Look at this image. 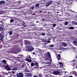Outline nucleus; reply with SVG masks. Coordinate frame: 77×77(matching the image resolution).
<instances>
[{"label": "nucleus", "mask_w": 77, "mask_h": 77, "mask_svg": "<svg viewBox=\"0 0 77 77\" xmlns=\"http://www.w3.org/2000/svg\"><path fill=\"white\" fill-rule=\"evenodd\" d=\"M16 76L17 77H22L24 76V75H23V73L20 72L19 74H17L16 75Z\"/></svg>", "instance_id": "nucleus-1"}, {"label": "nucleus", "mask_w": 77, "mask_h": 77, "mask_svg": "<svg viewBox=\"0 0 77 77\" xmlns=\"http://www.w3.org/2000/svg\"><path fill=\"white\" fill-rule=\"evenodd\" d=\"M52 3L53 2L51 1H49L48 3H46L45 5V6L48 7L50 5H51L52 4Z\"/></svg>", "instance_id": "nucleus-2"}, {"label": "nucleus", "mask_w": 77, "mask_h": 77, "mask_svg": "<svg viewBox=\"0 0 77 77\" xmlns=\"http://www.w3.org/2000/svg\"><path fill=\"white\" fill-rule=\"evenodd\" d=\"M13 68H13L12 69H11V70L12 71L13 70H17V69H18L17 68V67H18V66H17V65H15L14 66H13Z\"/></svg>", "instance_id": "nucleus-3"}, {"label": "nucleus", "mask_w": 77, "mask_h": 77, "mask_svg": "<svg viewBox=\"0 0 77 77\" xmlns=\"http://www.w3.org/2000/svg\"><path fill=\"white\" fill-rule=\"evenodd\" d=\"M60 72L59 71H54L53 72V74H55V75H57V74H59V73H60Z\"/></svg>", "instance_id": "nucleus-4"}, {"label": "nucleus", "mask_w": 77, "mask_h": 77, "mask_svg": "<svg viewBox=\"0 0 77 77\" xmlns=\"http://www.w3.org/2000/svg\"><path fill=\"white\" fill-rule=\"evenodd\" d=\"M37 33L38 34V35H42V36H45V33L44 32V33L42 32V33H40V32H37Z\"/></svg>", "instance_id": "nucleus-5"}, {"label": "nucleus", "mask_w": 77, "mask_h": 77, "mask_svg": "<svg viewBox=\"0 0 77 77\" xmlns=\"http://www.w3.org/2000/svg\"><path fill=\"white\" fill-rule=\"evenodd\" d=\"M24 42L25 45H30V42L27 41V40L25 41Z\"/></svg>", "instance_id": "nucleus-6"}, {"label": "nucleus", "mask_w": 77, "mask_h": 77, "mask_svg": "<svg viewBox=\"0 0 77 77\" xmlns=\"http://www.w3.org/2000/svg\"><path fill=\"white\" fill-rule=\"evenodd\" d=\"M47 56L50 59H51V55L50 54V53L49 52H48L47 53Z\"/></svg>", "instance_id": "nucleus-7"}, {"label": "nucleus", "mask_w": 77, "mask_h": 77, "mask_svg": "<svg viewBox=\"0 0 77 77\" xmlns=\"http://www.w3.org/2000/svg\"><path fill=\"white\" fill-rule=\"evenodd\" d=\"M62 45H63L64 47H66V46H67V44L65 42H63L62 43Z\"/></svg>", "instance_id": "nucleus-8"}, {"label": "nucleus", "mask_w": 77, "mask_h": 77, "mask_svg": "<svg viewBox=\"0 0 77 77\" xmlns=\"http://www.w3.org/2000/svg\"><path fill=\"white\" fill-rule=\"evenodd\" d=\"M59 64H60L61 68H63V63H62L60 62L59 63Z\"/></svg>", "instance_id": "nucleus-9"}, {"label": "nucleus", "mask_w": 77, "mask_h": 77, "mask_svg": "<svg viewBox=\"0 0 77 77\" xmlns=\"http://www.w3.org/2000/svg\"><path fill=\"white\" fill-rule=\"evenodd\" d=\"M72 23L73 25H77V23L75 21H72Z\"/></svg>", "instance_id": "nucleus-10"}, {"label": "nucleus", "mask_w": 77, "mask_h": 77, "mask_svg": "<svg viewBox=\"0 0 77 77\" xmlns=\"http://www.w3.org/2000/svg\"><path fill=\"white\" fill-rule=\"evenodd\" d=\"M5 2V1H0V5H3V4H4Z\"/></svg>", "instance_id": "nucleus-11"}, {"label": "nucleus", "mask_w": 77, "mask_h": 77, "mask_svg": "<svg viewBox=\"0 0 77 77\" xmlns=\"http://www.w3.org/2000/svg\"><path fill=\"white\" fill-rule=\"evenodd\" d=\"M69 29L70 30H74V27L73 26H70L69 28Z\"/></svg>", "instance_id": "nucleus-12"}, {"label": "nucleus", "mask_w": 77, "mask_h": 77, "mask_svg": "<svg viewBox=\"0 0 77 77\" xmlns=\"http://www.w3.org/2000/svg\"><path fill=\"white\" fill-rule=\"evenodd\" d=\"M59 49L60 50H65V48H64L62 47H60V48H59Z\"/></svg>", "instance_id": "nucleus-13"}, {"label": "nucleus", "mask_w": 77, "mask_h": 77, "mask_svg": "<svg viewBox=\"0 0 77 77\" xmlns=\"http://www.w3.org/2000/svg\"><path fill=\"white\" fill-rule=\"evenodd\" d=\"M16 60L17 61H18V62H21V61L20 60V57H17Z\"/></svg>", "instance_id": "nucleus-14"}, {"label": "nucleus", "mask_w": 77, "mask_h": 77, "mask_svg": "<svg viewBox=\"0 0 77 77\" xmlns=\"http://www.w3.org/2000/svg\"><path fill=\"white\" fill-rule=\"evenodd\" d=\"M4 38V36H3V34H0V38Z\"/></svg>", "instance_id": "nucleus-15"}, {"label": "nucleus", "mask_w": 77, "mask_h": 77, "mask_svg": "<svg viewBox=\"0 0 77 77\" xmlns=\"http://www.w3.org/2000/svg\"><path fill=\"white\" fill-rule=\"evenodd\" d=\"M20 51H14V54H17L18 53H19Z\"/></svg>", "instance_id": "nucleus-16"}, {"label": "nucleus", "mask_w": 77, "mask_h": 77, "mask_svg": "<svg viewBox=\"0 0 77 77\" xmlns=\"http://www.w3.org/2000/svg\"><path fill=\"white\" fill-rule=\"evenodd\" d=\"M35 63H33V62H32L31 63V66H35Z\"/></svg>", "instance_id": "nucleus-17"}, {"label": "nucleus", "mask_w": 77, "mask_h": 77, "mask_svg": "<svg viewBox=\"0 0 77 77\" xmlns=\"http://www.w3.org/2000/svg\"><path fill=\"white\" fill-rule=\"evenodd\" d=\"M6 68L7 70L8 71H10V70H11V68L9 67H7Z\"/></svg>", "instance_id": "nucleus-18"}, {"label": "nucleus", "mask_w": 77, "mask_h": 77, "mask_svg": "<svg viewBox=\"0 0 77 77\" xmlns=\"http://www.w3.org/2000/svg\"><path fill=\"white\" fill-rule=\"evenodd\" d=\"M26 60L27 61V62H32V60L30 59H27Z\"/></svg>", "instance_id": "nucleus-19"}, {"label": "nucleus", "mask_w": 77, "mask_h": 77, "mask_svg": "<svg viewBox=\"0 0 77 77\" xmlns=\"http://www.w3.org/2000/svg\"><path fill=\"white\" fill-rule=\"evenodd\" d=\"M32 47V46L31 45H27V48H31Z\"/></svg>", "instance_id": "nucleus-20"}, {"label": "nucleus", "mask_w": 77, "mask_h": 77, "mask_svg": "<svg viewBox=\"0 0 77 77\" xmlns=\"http://www.w3.org/2000/svg\"><path fill=\"white\" fill-rule=\"evenodd\" d=\"M2 62H3V63L6 64V61L5 60H3L2 61Z\"/></svg>", "instance_id": "nucleus-21"}, {"label": "nucleus", "mask_w": 77, "mask_h": 77, "mask_svg": "<svg viewBox=\"0 0 77 77\" xmlns=\"http://www.w3.org/2000/svg\"><path fill=\"white\" fill-rule=\"evenodd\" d=\"M38 76H39V77H43V75H42V74H41V73H39V74L38 75Z\"/></svg>", "instance_id": "nucleus-22"}, {"label": "nucleus", "mask_w": 77, "mask_h": 77, "mask_svg": "<svg viewBox=\"0 0 77 77\" xmlns=\"http://www.w3.org/2000/svg\"><path fill=\"white\" fill-rule=\"evenodd\" d=\"M73 44L75 45V44H77V41H73Z\"/></svg>", "instance_id": "nucleus-23"}, {"label": "nucleus", "mask_w": 77, "mask_h": 77, "mask_svg": "<svg viewBox=\"0 0 77 77\" xmlns=\"http://www.w3.org/2000/svg\"><path fill=\"white\" fill-rule=\"evenodd\" d=\"M34 64L35 65L37 66H39V65H38V63L35 62Z\"/></svg>", "instance_id": "nucleus-24"}, {"label": "nucleus", "mask_w": 77, "mask_h": 77, "mask_svg": "<svg viewBox=\"0 0 77 77\" xmlns=\"http://www.w3.org/2000/svg\"><path fill=\"white\" fill-rule=\"evenodd\" d=\"M42 28H39V29H38L37 30H38L39 31H41V30H42Z\"/></svg>", "instance_id": "nucleus-25"}, {"label": "nucleus", "mask_w": 77, "mask_h": 77, "mask_svg": "<svg viewBox=\"0 0 77 77\" xmlns=\"http://www.w3.org/2000/svg\"><path fill=\"white\" fill-rule=\"evenodd\" d=\"M68 22L66 21L65 22V26H66V25H68Z\"/></svg>", "instance_id": "nucleus-26"}, {"label": "nucleus", "mask_w": 77, "mask_h": 77, "mask_svg": "<svg viewBox=\"0 0 77 77\" xmlns=\"http://www.w3.org/2000/svg\"><path fill=\"white\" fill-rule=\"evenodd\" d=\"M28 77H32V75L31 73H28Z\"/></svg>", "instance_id": "nucleus-27"}, {"label": "nucleus", "mask_w": 77, "mask_h": 77, "mask_svg": "<svg viewBox=\"0 0 77 77\" xmlns=\"http://www.w3.org/2000/svg\"><path fill=\"white\" fill-rule=\"evenodd\" d=\"M77 65H76V63H75V64H73V66L74 67H76V68L77 69Z\"/></svg>", "instance_id": "nucleus-28"}, {"label": "nucleus", "mask_w": 77, "mask_h": 77, "mask_svg": "<svg viewBox=\"0 0 77 77\" xmlns=\"http://www.w3.org/2000/svg\"><path fill=\"white\" fill-rule=\"evenodd\" d=\"M45 3V0H44L42 1V4H44Z\"/></svg>", "instance_id": "nucleus-29"}, {"label": "nucleus", "mask_w": 77, "mask_h": 77, "mask_svg": "<svg viewBox=\"0 0 77 77\" xmlns=\"http://www.w3.org/2000/svg\"><path fill=\"white\" fill-rule=\"evenodd\" d=\"M14 21V19H11L10 20V23H13Z\"/></svg>", "instance_id": "nucleus-30"}, {"label": "nucleus", "mask_w": 77, "mask_h": 77, "mask_svg": "<svg viewBox=\"0 0 77 77\" xmlns=\"http://www.w3.org/2000/svg\"><path fill=\"white\" fill-rule=\"evenodd\" d=\"M0 66L1 68L5 67V66H4V65H2V64H1Z\"/></svg>", "instance_id": "nucleus-31"}, {"label": "nucleus", "mask_w": 77, "mask_h": 77, "mask_svg": "<svg viewBox=\"0 0 77 77\" xmlns=\"http://www.w3.org/2000/svg\"><path fill=\"white\" fill-rule=\"evenodd\" d=\"M39 6V4H37L35 5V7H38Z\"/></svg>", "instance_id": "nucleus-32"}, {"label": "nucleus", "mask_w": 77, "mask_h": 77, "mask_svg": "<svg viewBox=\"0 0 77 77\" xmlns=\"http://www.w3.org/2000/svg\"><path fill=\"white\" fill-rule=\"evenodd\" d=\"M10 35H12V32L10 31L9 32Z\"/></svg>", "instance_id": "nucleus-33"}, {"label": "nucleus", "mask_w": 77, "mask_h": 77, "mask_svg": "<svg viewBox=\"0 0 77 77\" xmlns=\"http://www.w3.org/2000/svg\"><path fill=\"white\" fill-rule=\"evenodd\" d=\"M56 26V24L55 23L53 24V27H55V26Z\"/></svg>", "instance_id": "nucleus-34"}, {"label": "nucleus", "mask_w": 77, "mask_h": 77, "mask_svg": "<svg viewBox=\"0 0 77 77\" xmlns=\"http://www.w3.org/2000/svg\"><path fill=\"white\" fill-rule=\"evenodd\" d=\"M28 51H29L30 52H31L32 51V50H31V49H28Z\"/></svg>", "instance_id": "nucleus-35"}, {"label": "nucleus", "mask_w": 77, "mask_h": 77, "mask_svg": "<svg viewBox=\"0 0 77 77\" xmlns=\"http://www.w3.org/2000/svg\"><path fill=\"white\" fill-rule=\"evenodd\" d=\"M49 46L50 47H54V45H50Z\"/></svg>", "instance_id": "nucleus-36"}, {"label": "nucleus", "mask_w": 77, "mask_h": 77, "mask_svg": "<svg viewBox=\"0 0 77 77\" xmlns=\"http://www.w3.org/2000/svg\"><path fill=\"white\" fill-rule=\"evenodd\" d=\"M30 49H31V50L32 51H33V50H34V48H33V47H31V48H30Z\"/></svg>", "instance_id": "nucleus-37"}, {"label": "nucleus", "mask_w": 77, "mask_h": 77, "mask_svg": "<svg viewBox=\"0 0 77 77\" xmlns=\"http://www.w3.org/2000/svg\"><path fill=\"white\" fill-rule=\"evenodd\" d=\"M24 65L23 64L21 65V68H24Z\"/></svg>", "instance_id": "nucleus-38"}, {"label": "nucleus", "mask_w": 77, "mask_h": 77, "mask_svg": "<svg viewBox=\"0 0 77 77\" xmlns=\"http://www.w3.org/2000/svg\"><path fill=\"white\" fill-rule=\"evenodd\" d=\"M75 61H76V60H72V63H74V62H75Z\"/></svg>", "instance_id": "nucleus-39"}, {"label": "nucleus", "mask_w": 77, "mask_h": 77, "mask_svg": "<svg viewBox=\"0 0 77 77\" xmlns=\"http://www.w3.org/2000/svg\"><path fill=\"white\" fill-rule=\"evenodd\" d=\"M26 77H29V75L28 73H26V75H25Z\"/></svg>", "instance_id": "nucleus-40"}, {"label": "nucleus", "mask_w": 77, "mask_h": 77, "mask_svg": "<svg viewBox=\"0 0 77 77\" xmlns=\"http://www.w3.org/2000/svg\"><path fill=\"white\" fill-rule=\"evenodd\" d=\"M3 30V28L2 27H0V30Z\"/></svg>", "instance_id": "nucleus-41"}, {"label": "nucleus", "mask_w": 77, "mask_h": 77, "mask_svg": "<svg viewBox=\"0 0 77 77\" xmlns=\"http://www.w3.org/2000/svg\"><path fill=\"white\" fill-rule=\"evenodd\" d=\"M57 58L58 59V60H60V57H57Z\"/></svg>", "instance_id": "nucleus-42"}, {"label": "nucleus", "mask_w": 77, "mask_h": 77, "mask_svg": "<svg viewBox=\"0 0 77 77\" xmlns=\"http://www.w3.org/2000/svg\"><path fill=\"white\" fill-rule=\"evenodd\" d=\"M0 40L1 41H3V38H0Z\"/></svg>", "instance_id": "nucleus-43"}, {"label": "nucleus", "mask_w": 77, "mask_h": 77, "mask_svg": "<svg viewBox=\"0 0 77 77\" xmlns=\"http://www.w3.org/2000/svg\"><path fill=\"white\" fill-rule=\"evenodd\" d=\"M32 54H33V55H35H35H36V54H35V52H33L32 53Z\"/></svg>", "instance_id": "nucleus-44"}, {"label": "nucleus", "mask_w": 77, "mask_h": 77, "mask_svg": "<svg viewBox=\"0 0 77 77\" xmlns=\"http://www.w3.org/2000/svg\"><path fill=\"white\" fill-rule=\"evenodd\" d=\"M36 15V14L35 13H34L32 14V15Z\"/></svg>", "instance_id": "nucleus-45"}, {"label": "nucleus", "mask_w": 77, "mask_h": 77, "mask_svg": "<svg viewBox=\"0 0 77 77\" xmlns=\"http://www.w3.org/2000/svg\"><path fill=\"white\" fill-rule=\"evenodd\" d=\"M31 9H32V10H33V9H34V7H32L31 8Z\"/></svg>", "instance_id": "nucleus-46"}, {"label": "nucleus", "mask_w": 77, "mask_h": 77, "mask_svg": "<svg viewBox=\"0 0 77 77\" xmlns=\"http://www.w3.org/2000/svg\"><path fill=\"white\" fill-rule=\"evenodd\" d=\"M57 57H60V54H58L57 55Z\"/></svg>", "instance_id": "nucleus-47"}, {"label": "nucleus", "mask_w": 77, "mask_h": 77, "mask_svg": "<svg viewBox=\"0 0 77 77\" xmlns=\"http://www.w3.org/2000/svg\"><path fill=\"white\" fill-rule=\"evenodd\" d=\"M50 40H48V43H50Z\"/></svg>", "instance_id": "nucleus-48"}, {"label": "nucleus", "mask_w": 77, "mask_h": 77, "mask_svg": "<svg viewBox=\"0 0 77 77\" xmlns=\"http://www.w3.org/2000/svg\"><path fill=\"white\" fill-rule=\"evenodd\" d=\"M11 73H13V74H14L15 73V72H14V71H11Z\"/></svg>", "instance_id": "nucleus-49"}, {"label": "nucleus", "mask_w": 77, "mask_h": 77, "mask_svg": "<svg viewBox=\"0 0 77 77\" xmlns=\"http://www.w3.org/2000/svg\"><path fill=\"white\" fill-rule=\"evenodd\" d=\"M70 73H71V74H73V73H74V72H73V71L71 72H70Z\"/></svg>", "instance_id": "nucleus-50"}, {"label": "nucleus", "mask_w": 77, "mask_h": 77, "mask_svg": "<svg viewBox=\"0 0 77 77\" xmlns=\"http://www.w3.org/2000/svg\"><path fill=\"white\" fill-rule=\"evenodd\" d=\"M39 12L40 13H42V11H39Z\"/></svg>", "instance_id": "nucleus-51"}, {"label": "nucleus", "mask_w": 77, "mask_h": 77, "mask_svg": "<svg viewBox=\"0 0 77 77\" xmlns=\"http://www.w3.org/2000/svg\"><path fill=\"white\" fill-rule=\"evenodd\" d=\"M63 72L64 73V74H66V72Z\"/></svg>", "instance_id": "nucleus-52"}, {"label": "nucleus", "mask_w": 77, "mask_h": 77, "mask_svg": "<svg viewBox=\"0 0 77 77\" xmlns=\"http://www.w3.org/2000/svg\"><path fill=\"white\" fill-rule=\"evenodd\" d=\"M35 69H38V67H35Z\"/></svg>", "instance_id": "nucleus-53"}, {"label": "nucleus", "mask_w": 77, "mask_h": 77, "mask_svg": "<svg viewBox=\"0 0 77 77\" xmlns=\"http://www.w3.org/2000/svg\"><path fill=\"white\" fill-rule=\"evenodd\" d=\"M5 74H6V75H8V73H5Z\"/></svg>", "instance_id": "nucleus-54"}, {"label": "nucleus", "mask_w": 77, "mask_h": 77, "mask_svg": "<svg viewBox=\"0 0 77 77\" xmlns=\"http://www.w3.org/2000/svg\"><path fill=\"white\" fill-rule=\"evenodd\" d=\"M69 77H73V76H69Z\"/></svg>", "instance_id": "nucleus-55"}, {"label": "nucleus", "mask_w": 77, "mask_h": 77, "mask_svg": "<svg viewBox=\"0 0 77 77\" xmlns=\"http://www.w3.org/2000/svg\"><path fill=\"white\" fill-rule=\"evenodd\" d=\"M42 20H43V21H44V18L42 19Z\"/></svg>", "instance_id": "nucleus-56"}, {"label": "nucleus", "mask_w": 77, "mask_h": 77, "mask_svg": "<svg viewBox=\"0 0 77 77\" xmlns=\"http://www.w3.org/2000/svg\"><path fill=\"white\" fill-rule=\"evenodd\" d=\"M2 48V45H0V48Z\"/></svg>", "instance_id": "nucleus-57"}, {"label": "nucleus", "mask_w": 77, "mask_h": 77, "mask_svg": "<svg viewBox=\"0 0 77 77\" xmlns=\"http://www.w3.org/2000/svg\"><path fill=\"white\" fill-rule=\"evenodd\" d=\"M59 12H57V14H59Z\"/></svg>", "instance_id": "nucleus-58"}, {"label": "nucleus", "mask_w": 77, "mask_h": 77, "mask_svg": "<svg viewBox=\"0 0 77 77\" xmlns=\"http://www.w3.org/2000/svg\"><path fill=\"white\" fill-rule=\"evenodd\" d=\"M24 27H26V25H24Z\"/></svg>", "instance_id": "nucleus-59"}, {"label": "nucleus", "mask_w": 77, "mask_h": 77, "mask_svg": "<svg viewBox=\"0 0 77 77\" xmlns=\"http://www.w3.org/2000/svg\"><path fill=\"white\" fill-rule=\"evenodd\" d=\"M36 22H37V23H39V21H36Z\"/></svg>", "instance_id": "nucleus-60"}, {"label": "nucleus", "mask_w": 77, "mask_h": 77, "mask_svg": "<svg viewBox=\"0 0 77 77\" xmlns=\"http://www.w3.org/2000/svg\"><path fill=\"white\" fill-rule=\"evenodd\" d=\"M29 59H30V58H31V57H29Z\"/></svg>", "instance_id": "nucleus-61"}, {"label": "nucleus", "mask_w": 77, "mask_h": 77, "mask_svg": "<svg viewBox=\"0 0 77 77\" xmlns=\"http://www.w3.org/2000/svg\"><path fill=\"white\" fill-rule=\"evenodd\" d=\"M21 56H22V57H23V55H21Z\"/></svg>", "instance_id": "nucleus-62"}, {"label": "nucleus", "mask_w": 77, "mask_h": 77, "mask_svg": "<svg viewBox=\"0 0 77 77\" xmlns=\"http://www.w3.org/2000/svg\"><path fill=\"white\" fill-rule=\"evenodd\" d=\"M8 73H11V72H8Z\"/></svg>", "instance_id": "nucleus-63"}, {"label": "nucleus", "mask_w": 77, "mask_h": 77, "mask_svg": "<svg viewBox=\"0 0 77 77\" xmlns=\"http://www.w3.org/2000/svg\"><path fill=\"white\" fill-rule=\"evenodd\" d=\"M13 12L15 13V11H14Z\"/></svg>", "instance_id": "nucleus-64"}]
</instances>
